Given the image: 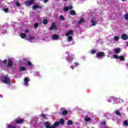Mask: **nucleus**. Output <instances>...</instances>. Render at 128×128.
Returning <instances> with one entry per match:
<instances>
[{
  "mask_svg": "<svg viewBox=\"0 0 128 128\" xmlns=\"http://www.w3.org/2000/svg\"><path fill=\"white\" fill-rule=\"evenodd\" d=\"M6 62L7 64H6ZM14 65V62H12V60L9 58L8 60L5 59L3 61L0 60V68L1 70H6L8 68H12V66Z\"/></svg>",
  "mask_w": 128,
  "mask_h": 128,
  "instance_id": "f257e3e1",
  "label": "nucleus"
},
{
  "mask_svg": "<svg viewBox=\"0 0 128 128\" xmlns=\"http://www.w3.org/2000/svg\"><path fill=\"white\" fill-rule=\"evenodd\" d=\"M20 62L22 64H25L26 66H27L29 67V68H34V64H32V62L28 60H27L26 58H24L20 60Z\"/></svg>",
  "mask_w": 128,
  "mask_h": 128,
  "instance_id": "f03ea898",
  "label": "nucleus"
},
{
  "mask_svg": "<svg viewBox=\"0 0 128 128\" xmlns=\"http://www.w3.org/2000/svg\"><path fill=\"white\" fill-rule=\"evenodd\" d=\"M0 80L2 82L6 84H12V80H10V78L6 76H0Z\"/></svg>",
  "mask_w": 128,
  "mask_h": 128,
  "instance_id": "7ed1b4c3",
  "label": "nucleus"
},
{
  "mask_svg": "<svg viewBox=\"0 0 128 128\" xmlns=\"http://www.w3.org/2000/svg\"><path fill=\"white\" fill-rule=\"evenodd\" d=\"M45 126L46 128H56V126H60V122H56L54 123L53 125L50 126V124L48 122H46L45 124Z\"/></svg>",
  "mask_w": 128,
  "mask_h": 128,
  "instance_id": "20e7f679",
  "label": "nucleus"
},
{
  "mask_svg": "<svg viewBox=\"0 0 128 128\" xmlns=\"http://www.w3.org/2000/svg\"><path fill=\"white\" fill-rule=\"evenodd\" d=\"M96 58H97L98 60H102V58H104V53L102 52H98L96 54Z\"/></svg>",
  "mask_w": 128,
  "mask_h": 128,
  "instance_id": "39448f33",
  "label": "nucleus"
},
{
  "mask_svg": "<svg viewBox=\"0 0 128 128\" xmlns=\"http://www.w3.org/2000/svg\"><path fill=\"white\" fill-rule=\"evenodd\" d=\"M91 26H94L98 24V20L95 18H92L90 20Z\"/></svg>",
  "mask_w": 128,
  "mask_h": 128,
  "instance_id": "423d86ee",
  "label": "nucleus"
},
{
  "mask_svg": "<svg viewBox=\"0 0 128 128\" xmlns=\"http://www.w3.org/2000/svg\"><path fill=\"white\" fill-rule=\"evenodd\" d=\"M68 58H67V61L68 62H72L73 58L74 56V55L70 54L68 55Z\"/></svg>",
  "mask_w": 128,
  "mask_h": 128,
  "instance_id": "0eeeda50",
  "label": "nucleus"
},
{
  "mask_svg": "<svg viewBox=\"0 0 128 128\" xmlns=\"http://www.w3.org/2000/svg\"><path fill=\"white\" fill-rule=\"evenodd\" d=\"M30 79L28 78H24V86H28V82H30Z\"/></svg>",
  "mask_w": 128,
  "mask_h": 128,
  "instance_id": "6e6552de",
  "label": "nucleus"
},
{
  "mask_svg": "<svg viewBox=\"0 0 128 128\" xmlns=\"http://www.w3.org/2000/svg\"><path fill=\"white\" fill-rule=\"evenodd\" d=\"M113 56L114 58H119L120 60H124V57L123 56H120L118 57V56L114 54Z\"/></svg>",
  "mask_w": 128,
  "mask_h": 128,
  "instance_id": "1a4fd4ad",
  "label": "nucleus"
},
{
  "mask_svg": "<svg viewBox=\"0 0 128 128\" xmlns=\"http://www.w3.org/2000/svg\"><path fill=\"white\" fill-rule=\"evenodd\" d=\"M27 40L28 42H34V37L28 36H27Z\"/></svg>",
  "mask_w": 128,
  "mask_h": 128,
  "instance_id": "9d476101",
  "label": "nucleus"
},
{
  "mask_svg": "<svg viewBox=\"0 0 128 128\" xmlns=\"http://www.w3.org/2000/svg\"><path fill=\"white\" fill-rule=\"evenodd\" d=\"M50 30H56L57 27L56 26V24L54 22H52L51 26L50 27Z\"/></svg>",
  "mask_w": 128,
  "mask_h": 128,
  "instance_id": "9b49d317",
  "label": "nucleus"
},
{
  "mask_svg": "<svg viewBox=\"0 0 128 128\" xmlns=\"http://www.w3.org/2000/svg\"><path fill=\"white\" fill-rule=\"evenodd\" d=\"M59 38H60V36H58V35L56 34L52 35V38L53 40H58Z\"/></svg>",
  "mask_w": 128,
  "mask_h": 128,
  "instance_id": "f8f14e48",
  "label": "nucleus"
},
{
  "mask_svg": "<svg viewBox=\"0 0 128 128\" xmlns=\"http://www.w3.org/2000/svg\"><path fill=\"white\" fill-rule=\"evenodd\" d=\"M121 38H122L123 40H126L128 38V36L126 34H122L121 36Z\"/></svg>",
  "mask_w": 128,
  "mask_h": 128,
  "instance_id": "ddd939ff",
  "label": "nucleus"
},
{
  "mask_svg": "<svg viewBox=\"0 0 128 128\" xmlns=\"http://www.w3.org/2000/svg\"><path fill=\"white\" fill-rule=\"evenodd\" d=\"M34 0H30L25 2L26 6H30L32 4H34Z\"/></svg>",
  "mask_w": 128,
  "mask_h": 128,
  "instance_id": "4468645a",
  "label": "nucleus"
},
{
  "mask_svg": "<svg viewBox=\"0 0 128 128\" xmlns=\"http://www.w3.org/2000/svg\"><path fill=\"white\" fill-rule=\"evenodd\" d=\"M16 124H22L24 122V120L22 119H16L15 120Z\"/></svg>",
  "mask_w": 128,
  "mask_h": 128,
  "instance_id": "2eb2a0df",
  "label": "nucleus"
},
{
  "mask_svg": "<svg viewBox=\"0 0 128 128\" xmlns=\"http://www.w3.org/2000/svg\"><path fill=\"white\" fill-rule=\"evenodd\" d=\"M72 34H74V31L70 30L68 32H66V36H69Z\"/></svg>",
  "mask_w": 128,
  "mask_h": 128,
  "instance_id": "dca6fc26",
  "label": "nucleus"
},
{
  "mask_svg": "<svg viewBox=\"0 0 128 128\" xmlns=\"http://www.w3.org/2000/svg\"><path fill=\"white\" fill-rule=\"evenodd\" d=\"M116 100V98L114 96H112V97L108 98V100H107V101L108 102H111L112 100Z\"/></svg>",
  "mask_w": 128,
  "mask_h": 128,
  "instance_id": "f3484780",
  "label": "nucleus"
},
{
  "mask_svg": "<svg viewBox=\"0 0 128 128\" xmlns=\"http://www.w3.org/2000/svg\"><path fill=\"white\" fill-rule=\"evenodd\" d=\"M72 6H70L68 7H65L64 8V10H65V12H68V10H72Z\"/></svg>",
  "mask_w": 128,
  "mask_h": 128,
  "instance_id": "a211bd4d",
  "label": "nucleus"
},
{
  "mask_svg": "<svg viewBox=\"0 0 128 128\" xmlns=\"http://www.w3.org/2000/svg\"><path fill=\"white\" fill-rule=\"evenodd\" d=\"M120 52V48H116L114 49V54H118Z\"/></svg>",
  "mask_w": 128,
  "mask_h": 128,
  "instance_id": "6ab92c4d",
  "label": "nucleus"
},
{
  "mask_svg": "<svg viewBox=\"0 0 128 128\" xmlns=\"http://www.w3.org/2000/svg\"><path fill=\"white\" fill-rule=\"evenodd\" d=\"M20 72H24V70H26V68L24 66H22L20 67Z\"/></svg>",
  "mask_w": 128,
  "mask_h": 128,
  "instance_id": "aec40b11",
  "label": "nucleus"
},
{
  "mask_svg": "<svg viewBox=\"0 0 128 128\" xmlns=\"http://www.w3.org/2000/svg\"><path fill=\"white\" fill-rule=\"evenodd\" d=\"M78 64H79L78 63L75 62H74V66H70V68L72 70H74V66H78Z\"/></svg>",
  "mask_w": 128,
  "mask_h": 128,
  "instance_id": "412c9836",
  "label": "nucleus"
},
{
  "mask_svg": "<svg viewBox=\"0 0 128 128\" xmlns=\"http://www.w3.org/2000/svg\"><path fill=\"white\" fill-rule=\"evenodd\" d=\"M72 36H69L67 38V42H72Z\"/></svg>",
  "mask_w": 128,
  "mask_h": 128,
  "instance_id": "4be33fe9",
  "label": "nucleus"
},
{
  "mask_svg": "<svg viewBox=\"0 0 128 128\" xmlns=\"http://www.w3.org/2000/svg\"><path fill=\"white\" fill-rule=\"evenodd\" d=\"M20 36L22 38H24L26 36V34L22 33L20 34Z\"/></svg>",
  "mask_w": 128,
  "mask_h": 128,
  "instance_id": "5701e85b",
  "label": "nucleus"
},
{
  "mask_svg": "<svg viewBox=\"0 0 128 128\" xmlns=\"http://www.w3.org/2000/svg\"><path fill=\"white\" fill-rule=\"evenodd\" d=\"M84 22V18H81L78 22V24H82V22Z\"/></svg>",
  "mask_w": 128,
  "mask_h": 128,
  "instance_id": "b1692460",
  "label": "nucleus"
},
{
  "mask_svg": "<svg viewBox=\"0 0 128 128\" xmlns=\"http://www.w3.org/2000/svg\"><path fill=\"white\" fill-rule=\"evenodd\" d=\"M72 121L71 120H69L67 122V124H68V126H72Z\"/></svg>",
  "mask_w": 128,
  "mask_h": 128,
  "instance_id": "393cba45",
  "label": "nucleus"
},
{
  "mask_svg": "<svg viewBox=\"0 0 128 128\" xmlns=\"http://www.w3.org/2000/svg\"><path fill=\"white\" fill-rule=\"evenodd\" d=\"M70 14H72V16H74V14H76V11H74V10H72L70 12Z\"/></svg>",
  "mask_w": 128,
  "mask_h": 128,
  "instance_id": "a878e982",
  "label": "nucleus"
},
{
  "mask_svg": "<svg viewBox=\"0 0 128 128\" xmlns=\"http://www.w3.org/2000/svg\"><path fill=\"white\" fill-rule=\"evenodd\" d=\"M60 124H64V120L62 118L60 120Z\"/></svg>",
  "mask_w": 128,
  "mask_h": 128,
  "instance_id": "bb28decb",
  "label": "nucleus"
},
{
  "mask_svg": "<svg viewBox=\"0 0 128 128\" xmlns=\"http://www.w3.org/2000/svg\"><path fill=\"white\" fill-rule=\"evenodd\" d=\"M119 39H120V37H118V36H114V40H116V42H118V40Z\"/></svg>",
  "mask_w": 128,
  "mask_h": 128,
  "instance_id": "cd10ccee",
  "label": "nucleus"
},
{
  "mask_svg": "<svg viewBox=\"0 0 128 128\" xmlns=\"http://www.w3.org/2000/svg\"><path fill=\"white\" fill-rule=\"evenodd\" d=\"M96 50H92L90 51L91 54H96Z\"/></svg>",
  "mask_w": 128,
  "mask_h": 128,
  "instance_id": "c85d7f7f",
  "label": "nucleus"
},
{
  "mask_svg": "<svg viewBox=\"0 0 128 128\" xmlns=\"http://www.w3.org/2000/svg\"><path fill=\"white\" fill-rule=\"evenodd\" d=\"M85 122H90V118H84Z\"/></svg>",
  "mask_w": 128,
  "mask_h": 128,
  "instance_id": "c756f323",
  "label": "nucleus"
},
{
  "mask_svg": "<svg viewBox=\"0 0 128 128\" xmlns=\"http://www.w3.org/2000/svg\"><path fill=\"white\" fill-rule=\"evenodd\" d=\"M68 114V111L66 110H64L62 112V114H63L64 116L66 114Z\"/></svg>",
  "mask_w": 128,
  "mask_h": 128,
  "instance_id": "7c9ffc66",
  "label": "nucleus"
},
{
  "mask_svg": "<svg viewBox=\"0 0 128 128\" xmlns=\"http://www.w3.org/2000/svg\"><path fill=\"white\" fill-rule=\"evenodd\" d=\"M128 121L124 120V126H128Z\"/></svg>",
  "mask_w": 128,
  "mask_h": 128,
  "instance_id": "2f4dec72",
  "label": "nucleus"
},
{
  "mask_svg": "<svg viewBox=\"0 0 128 128\" xmlns=\"http://www.w3.org/2000/svg\"><path fill=\"white\" fill-rule=\"evenodd\" d=\"M42 22H43L44 24H48V20H43Z\"/></svg>",
  "mask_w": 128,
  "mask_h": 128,
  "instance_id": "473e14b6",
  "label": "nucleus"
},
{
  "mask_svg": "<svg viewBox=\"0 0 128 128\" xmlns=\"http://www.w3.org/2000/svg\"><path fill=\"white\" fill-rule=\"evenodd\" d=\"M16 6H18V7L20 6V4L18 2H16Z\"/></svg>",
  "mask_w": 128,
  "mask_h": 128,
  "instance_id": "72a5a7b5",
  "label": "nucleus"
},
{
  "mask_svg": "<svg viewBox=\"0 0 128 128\" xmlns=\"http://www.w3.org/2000/svg\"><path fill=\"white\" fill-rule=\"evenodd\" d=\"M115 113L116 114H117L118 116H121L120 113V112L118 110H116L115 112Z\"/></svg>",
  "mask_w": 128,
  "mask_h": 128,
  "instance_id": "f704fd0d",
  "label": "nucleus"
},
{
  "mask_svg": "<svg viewBox=\"0 0 128 128\" xmlns=\"http://www.w3.org/2000/svg\"><path fill=\"white\" fill-rule=\"evenodd\" d=\"M115 113L116 114H117L118 116H121L120 113V112L118 110H116L115 112Z\"/></svg>",
  "mask_w": 128,
  "mask_h": 128,
  "instance_id": "c9c22d12",
  "label": "nucleus"
},
{
  "mask_svg": "<svg viewBox=\"0 0 128 128\" xmlns=\"http://www.w3.org/2000/svg\"><path fill=\"white\" fill-rule=\"evenodd\" d=\"M33 10H36V8H38V5H35L33 6Z\"/></svg>",
  "mask_w": 128,
  "mask_h": 128,
  "instance_id": "e433bc0d",
  "label": "nucleus"
},
{
  "mask_svg": "<svg viewBox=\"0 0 128 128\" xmlns=\"http://www.w3.org/2000/svg\"><path fill=\"white\" fill-rule=\"evenodd\" d=\"M8 128H16V126H12L11 124H8Z\"/></svg>",
  "mask_w": 128,
  "mask_h": 128,
  "instance_id": "4c0bfd02",
  "label": "nucleus"
},
{
  "mask_svg": "<svg viewBox=\"0 0 128 128\" xmlns=\"http://www.w3.org/2000/svg\"><path fill=\"white\" fill-rule=\"evenodd\" d=\"M4 12H8V8H4Z\"/></svg>",
  "mask_w": 128,
  "mask_h": 128,
  "instance_id": "58836bf2",
  "label": "nucleus"
},
{
  "mask_svg": "<svg viewBox=\"0 0 128 128\" xmlns=\"http://www.w3.org/2000/svg\"><path fill=\"white\" fill-rule=\"evenodd\" d=\"M124 18L125 20H128V14H126L124 16Z\"/></svg>",
  "mask_w": 128,
  "mask_h": 128,
  "instance_id": "ea45409f",
  "label": "nucleus"
},
{
  "mask_svg": "<svg viewBox=\"0 0 128 128\" xmlns=\"http://www.w3.org/2000/svg\"><path fill=\"white\" fill-rule=\"evenodd\" d=\"M60 19H61L62 20H64V16H60Z\"/></svg>",
  "mask_w": 128,
  "mask_h": 128,
  "instance_id": "a19ab883",
  "label": "nucleus"
},
{
  "mask_svg": "<svg viewBox=\"0 0 128 128\" xmlns=\"http://www.w3.org/2000/svg\"><path fill=\"white\" fill-rule=\"evenodd\" d=\"M38 23H36L35 24H34V27L36 28H38Z\"/></svg>",
  "mask_w": 128,
  "mask_h": 128,
  "instance_id": "79ce46f5",
  "label": "nucleus"
},
{
  "mask_svg": "<svg viewBox=\"0 0 128 128\" xmlns=\"http://www.w3.org/2000/svg\"><path fill=\"white\" fill-rule=\"evenodd\" d=\"M102 126H106V122L105 121H104L102 122Z\"/></svg>",
  "mask_w": 128,
  "mask_h": 128,
  "instance_id": "37998d69",
  "label": "nucleus"
},
{
  "mask_svg": "<svg viewBox=\"0 0 128 128\" xmlns=\"http://www.w3.org/2000/svg\"><path fill=\"white\" fill-rule=\"evenodd\" d=\"M42 118H46V115L44 114H42Z\"/></svg>",
  "mask_w": 128,
  "mask_h": 128,
  "instance_id": "c03bdc74",
  "label": "nucleus"
},
{
  "mask_svg": "<svg viewBox=\"0 0 128 128\" xmlns=\"http://www.w3.org/2000/svg\"><path fill=\"white\" fill-rule=\"evenodd\" d=\"M35 75H36V76H40V72H36L35 73Z\"/></svg>",
  "mask_w": 128,
  "mask_h": 128,
  "instance_id": "a18cd8bd",
  "label": "nucleus"
},
{
  "mask_svg": "<svg viewBox=\"0 0 128 128\" xmlns=\"http://www.w3.org/2000/svg\"><path fill=\"white\" fill-rule=\"evenodd\" d=\"M44 4H46V2H48V0H44Z\"/></svg>",
  "mask_w": 128,
  "mask_h": 128,
  "instance_id": "49530a36",
  "label": "nucleus"
},
{
  "mask_svg": "<svg viewBox=\"0 0 128 128\" xmlns=\"http://www.w3.org/2000/svg\"><path fill=\"white\" fill-rule=\"evenodd\" d=\"M3 34H6V30H4V32H2Z\"/></svg>",
  "mask_w": 128,
  "mask_h": 128,
  "instance_id": "de8ad7c7",
  "label": "nucleus"
},
{
  "mask_svg": "<svg viewBox=\"0 0 128 128\" xmlns=\"http://www.w3.org/2000/svg\"><path fill=\"white\" fill-rule=\"evenodd\" d=\"M25 32H26V34H27V32H28V30H25Z\"/></svg>",
  "mask_w": 128,
  "mask_h": 128,
  "instance_id": "09e8293b",
  "label": "nucleus"
},
{
  "mask_svg": "<svg viewBox=\"0 0 128 128\" xmlns=\"http://www.w3.org/2000/svg\"><path fill=\"white\" fill-rule=\"evenodd\" d=\"M126 66L127 68H128V63H127V64H126Z\"/></svg>",
  "mask_w": 128,
  "mask_h": 128,
  "instance_id": "8fccbe9b",
  "label": "nucleus"
},
{
  "mask_svg": "<svg viewBox=\"0 0 128 128\" xmlns=\"http://www.w3.org/2000/svg\"><path fill=\"white\" fill-rule=\"evenodd\" d=\"M0 98H2V95L0 94Z\"/></svg>",
  "mask_w": 128,
  "mask_h": 128,
  "instance_id": "3c124183",
  "label": "nucleus"
},
{
  "mask_svg": "<svg viewBox=\"0 0 128 128\" xmlns=\"http://www.w3.org/2000/svg\"><path fill=\"white\" fill-rule=\"evenodd\" d=\"M122 100H121V101L120 102H122Z\"/></svg>",
  "mask_w": 128,
  "mask_h": 128,
  "instance_id": "603ef678",
  "label": "nucleus"
},
{
  "mask_svg": "<svg viewBox=\"0 0 128 128\" xmlns=\"http://www.w3.org/2000/svg\"><path fill=\"white\" fill-rule=\"evenodd\" d=\"M122 0V2H124V0Z\"/></svg>",
  "mask_w": 128,
  "mask_h": 128,
  "instance_id": "864d4df0",
  "label": "nucleus"
},
{
  "mask_svg": "<svg viewBox=\"0 0 128 128\" xmlns=\"http://www.w3.org/2000/svg\"><path fill=\"white\" fill-rule=\"evenodd\" d=\"M66 54H68V53L67 52H66Z\"/></svg>",
  "mask_w": 128,
  "mask_h": 128,
  "instance_id": "5fc2aeb1",
  "label": "nucleus"
},
{
  "mask_svg": "<svg viewBox=\"0 0 128 128\" xmlns=\"http://www.w3.org/2000/svg\"><path fill=\"white\" fill-rule=\"evenodd\" d=\"M6 126H8V124H6Z\"/></svg>",
  "mask_w": 128,
  "mask_h": 128,
  "instance_id": "6e6d98bb",
  "label": "nucleus"
}]
</instances>
